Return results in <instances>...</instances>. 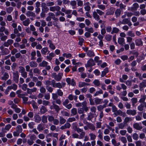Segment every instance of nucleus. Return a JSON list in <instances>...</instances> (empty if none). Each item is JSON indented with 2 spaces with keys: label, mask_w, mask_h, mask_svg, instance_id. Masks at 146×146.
<instances>
[{
  "label": "nucleus",
  "mask_w": 146,
  "mask_h": 146,
  "mask_svg": "<svg viewBox=\"0 0 146 146\" xmlns=\"http://www.w3.org/2000/svg\"><path fill=\"white\" fill-rule=\"evenodd\" d=\"M135 43L136 45L138 46H142L143 44V42L141 39L138 38L135 40Z\"/></svg>",
  "instance_id": "17"
},
{
  "label": "nucleus",
  "mask_w": 146,
  "mask_h": 146,
  "mask_svg": "<svg viewBox=\"0 0 146 146\" xmlns=\"http://www.w3.org/2000/svg\"><path fill=\"white\" fill-rule=\"evenodd\" d=\"M103 94V91L102 89H100L99 91H96L94 94V97L100 96Z\"/></svg>",
  "instance_id": "23"
},
{
  "label": "nucleus",
  "mask_w": 146,
  "mask_h": 146,
  "mask_svg": "<svg viewBox=\"0 0 146 146\" xmlns=\"http://www.w3.org/2000/svg\"><path fill=\"white\" fill-rule=\"evenodd\" d=\"M71 112L72 116H74L76 115L77 113L76 109L74 108H73L71 110Z\"/></svg>",
  "instance_id": "44"
},
{
  "label": "nucleus",
  "mask_w": 146,
  "mask_h": 146,
  "mask_svg": "<svg viewBox=\"0 0 146 146\" xmlns=\"http://www.w3.org/2000/svg\"><path fill=\"white\" fill-rule=\"evenodd\" d=\"M26 15L28 17H35L36 16L35 13L31 11H28L26 13Z\"/></svg>",
  "instance_id": "18"
},
{
  "label": "nucleus",
  "mask_w": 146,
  "mask_h": 146,
  "mask_svg": "<svg viewBox=\"0 0 146 146\" xmlns=\"http://www.w3.org/2000/svg\"><path fill=\"white\" fill-rule=\"evenodd\" d=\"M90 4V3L89 2H86L84 3V9L86 11H89L90 10L91 7Z\"/></svg>",
  "instance_id": "8"
},
{
  "label": "nucleus",
  "mask_w": 146,
  "mask_h": 146,
  "mask_svg": "<svg viewBox=\"0 0 146 146\" xmlns=\"http://www.w3.org/2000/svg\"><path fill=\"white\" fill-rule=\"evenodd\" d=\"M126 113L128 115H134L136 113V111L135 110H129L127 111Z\"/></svg>",
  "instance_id": "10"
},
{
  "label": "nucleus",
  "mask_w": 146,
  "mask_h": 146,
  "mask_svg": "<svg viewBox=\"0 0 146 146\" xmlns=\"http://www.w3.org/2000/svg\"><path fill=\"white\" fill-rule=\"evenodd\" d=\"M119 31V30L116 27H114L113 28L112 31L111 32V34H113L114 33H117Z\"/></svg>",
  "instance_id": "40"
},
{
  "label": "nucleus",
  "mask_w": 146,
  "mask_h": 146,
  "mask_svg": "<svg viewBox=\"0 0 146 146\" xmlns=\"http://www.w3.org/2000/svg\"><path fill=\"white\" fill-rule=\"evenodd\" d=\"M33 72L34 73L37 74H39L40 72V70L37 68H36L33 69Z\"/></svg>",
  "instance_id": "53"
},
{
  "label": "nucleus",
  "mask_w": 146,
  "mask_h": 146,
  "mask_svg": "<svg viewBox=\"0 0 146 146\" xmlns=\"http://www.w3.org/2000/svg\"><path fill=\"white\" fill-rule=\"evenodd\" d=\"M123 113V112L120 110H117L116 112L114 113V114L117 116V115H122Z\"/></svg>",
  "instance_id": "45"
},
{
  "label": "nucleus",
  "mask_w": 146,
  "mask_h": 146,
  "mask_svg": "<svg viewBox=\"0 0 146 146\" xmlns=\"http://www.w3.org/2000/svg\"><path fill=\"white\" fill-rule=\"evenodd\" d=\"M135 74L136 77H138L139 78V79L141 80L142 79V77L141 76V74L137 72H135Z\"/></svg>",
  "instance_id": "64"
},
{
  "label": "nucleus",
  "mask_w": 146,
  "mask_h": 146,
  "mask_svg": "<svg viewBox=\"0 0 146 146\" xmlns=\"http://www.w3.org/2000/svg\"><path fill=\"white\" fill-rule=\"evenodd\" d=\"M47 43L49 44V47L50 49L54 50L55 49V46L53 44L51 40H48Z\"/></svg>",
  "instance_id": "7"
},
{
  "label": "nucleus",
  "mask_w": 146,
  "mask_h": 146,
  "mask_svg": "<svg viewBox=\"0 0 146 146\" xmlns=\"http://www.w3.org/2000/svg\"><path fill=\"white\" fill-rule=\"evenodd\" d=\"M47 52H49V51L48 50V48L47 47H45L42 48L41 50V52L42 54L46 55Z\"/></svg>",
  "instance_id": "21"
},
{
  "label": "nucleus",
  "mask_w": 146,
  "mask_h": 146,
  "mask_svg": "<svg viewBox=\"0 0 146 146\" xmlns=\"http://www.w3.org/2000/svg\"><path fill=\"white\" fill-rule=\"evenodd\" d=\"M30 20L29 18H27L25 20L23 21V24L25 26H28L30 23Z\"/></svg>",
  "instance_id": "25"
},
{
  "label": "nucleus",
  "mask_w": 146,
  "mask_h": 146,
  "mask_svg": "<svg viewBox=\"0 0 146 146\" xmlns=\"http://www.w3.org/2000/svg\"><path fill=\"white\" fill-rule=\"evenodd\" d=\"M121 11L120 9H117L115 11V15L116 17H119L120 15Z\"/></svg>",
  "instance_id": "31"
},
{
  "label": "nucleus",
  "mask_w": 146,
  "mask_h": 146,
  "mask_svg": "<svg viewBox=\"0 0 146 146\" xmlns=\"http://www.w3.org/2000/svg\"><path fill=\"white\" fill-rule=\"evenodd\" d=\"M88 85V84L84 82H80L78 83V86L79 88H82L85 86Z\"/></svg>",
  "instance_id": "29"
},
{
  "label": "nucleus",
  "mask_w": 146,
  "mask_h": 146,
  "mask_svg": "<svg viewBox=\"0 0 146 146\" xmlns=\"http://www.w3.org/2000/svg\"><path fill=\"white\" fill-rule=\"evenodd\" d=\"M17 85L15 84H13L11 86H8V89H10V90L12 89L14 90H17Z\"/></svg>",
  "instance_id": "19"
},
{
  "label": "nucleus",
  "mask_w": 146,
  "mask_h": 146,
  "mask_svg": "<svg viewBox=\"0 0 146 146\" xmlns=\"http://www.w3.org/2000/svg\"><path fill=\"white\" fill-rule=\"evenodd\" d=\"M60 7L58 6L51 7H49L50 10L52 12H54L55 11H58L60 10Z\"/></svg>",
  "instance_id": "5"
},
{
  "label": "nucleus",
  "mask_w": 146,
  "mask_h": 146,
  "mask_svg": "<svg viewBox=\"0 0 146 146\" xmlns=\"http://www.w3.org/2000/svg\"><path fill=\"white\" fill-rule=\"evenodd\" d=\"M50 104V102L48 101L44 100L42 101L43 104L45 106L49 105Z\"/></svg>",
  "instance_id": "63"
},
{
  "label": "nucleus",
  "mask_w": 146,
  "mask_h": 146,
  "mask_svg": "<svg viewBox=\"0 0 146 146\" xmlns=\"http://www.w3.org/2000/svg\"><path fill=\"white\" fill-rule=\"evenodd\" d=\"M9 77L8 74L5 72L4 74L1 75V79L3 80H6Z\"/></svg>",
  "instance_id": "15"
},
{
  "label": "nucleus",
  "mask_w": 146,
  "mask_h": 146,
  "mask_svg": "<svg viewBox=\"0 0 146 146\" xmlns=\"http://www.w3.org/2000/svg\"><path fill=\"white\" fill-rule=\"evenodd\" d=\"M133 8H130L129 7L128 8V10L133 11L134 10H136L137 8H138L139 7V5L138 3H135L133 4Z\"/></svg>",
  "instance_id": "12"
},
{
  "label": "nucleus",
  "mask_w": 146,
  "mask_h": 146,
  "mask_svg": "<svg viewBox=\"0 0 146 146\" xmlns=\"http://www.w3.org/2000/svg\"><path fill=\"white\" fill-rule=\"evenodd\" d=\"M146 86V83L145 82H143L139 84V87L140 88V90H141V88L145 87Z\"/></svg>",
  "instance_id": "46"
},
{
  "label": "nucleus",
  "mask_w": 146,
  "mask_h": 146,
  "mask_svg": "<svg viewBox=\"0 0 146 146\" xmlns=\"http://www.w3.org/2000/svg\"><path fill=\"white\" fill-rule=\"evenodd\" d=\"M115 11V8L114 7L110 8V9L108 11L106 12V15H113L114 11Z\"/></svg>",
  "instance_id": "11"
},
{
  "label": "nucleus",
  "mask_w": 146,
  "mask_h": 146,
  "mask_svg": "<svg viewBox=\"0 0 146 146\" xmlns=\"http://www.w3.org/2000/svg\"><path fill=\"white\" fill-rule=\"evenodd\" d=\"M111 38L112 36L109 35H106L105 37L107 41H110L111 39Z\"/></svg>",
  "instance_id": "47"
},
{
  "label": "nucleus",
  "mask_w": 146,
  "mask_h": 146,
  "mask_svg": "<svg viewBox=\"0 0 146 146\" xmlns=\"http://www.w3.org/2000/svg\"><path fill=\"white\" fill-rule=\"evenodd\" d=\"M63 75L62 73H59L58 75L54 77V78L57 81H59L61 79Z\"/></svg>",
  "instance_id": "9"
},
{
  "label": "nucleus",
  "mask_w": 146,
  "mask_h": 146,
  "mask_svg": "<svg viewBox=\"0 0 146 146\" xmlns=\"http://www.w3.org/2000/svg\"><path fill=\"white\" fill-rule=\"evenodd\" d=\"M61 113L63 116H69V114L68 112L64 111H62Z\"/></svg>",
  "instance_id": "51"
},
{
  "label": "nucleus",
  "mask_w": 146,
  "mask_h": 146,
  "mask_svg": "<svg viewBox=\"0 0 146 146\" xmlns=\"http://www.w3.org/2000/svg\"><path fill=\"white\" fill-rule=\"evenodd\" d=\"M35 125V123L33 122H29L28 124V126L29 128H33Z\"/></svg>",
  "instance_id": "62"
},
{
  "label": "nucleus",
  "mask_w": 146,
  "mask_h": 146,
  "mask_svg": "<svg viewBox=\"0 0 146 146\" xmlns=\"http://www.w3.org/2000/svg\"><path fill=\"white\" fill-rule=\"evenodd\" d=\"M98 7L102 10H104L105 9V6L103 5H98Z\"/></svg>",
  "instance_id": "56"
},
{
  "label": "nucleus",
  "mask_w": 146,
  "mask_h": 146,
  "mask_svg": "<svg viewBox=\"0 0 146 146\" xmlns=\"http://www.w3.org/2000/svg\"><path fill=\"white\" fill-rule=\"evenodd\" d=\"M93 84L95 85V86H99L100 84V81L98 80H95L93 82Z\"/></svg>",
  "instance_id": "43"
},
{
  "label": "nucleus",
  "mask_w": 146,
  "mask_h": 146,
  "mask_svg": "<svg viewBox=\"0 0 146 146\" xmlns=\"http://www.w3.org/2000/svg\"><path fill=\"white\" fill-rule=\"evenodd\" d=\"M70 5L72 7V9H74L76 5V2L75 1L73 0L70 2Z\"/></svg>",
  "instance_id": "39"
},
{
  "label": "nucleus",
  "mask_w": 146,
  "mask_h": 146,
  "mask_svg": "<svg viewBox=\"0 0 146 146\" xmlns=\"http://www.w3.org/2000/svg\"><path fill=\"white\" fill-rule=\"evenodd\" d=\"M22 131L21 128H18V129L16 131L13 132V135L14 136H18Z\"/></svg>",
  "instance_id": "24"
},
{
  "label": "nucleus",
  "mask_w": 146,
  "mask_h": 146,
  "mask_svg": "<svg viewBox=\"0 0 146 146\" xmlns=\"http://www.w3.org/2000/svg\"><path fill=\"white\" fill-rule=\"evenodd\" d=\"M95 64L93 60L92 59H90L85 64V67L87 69H88L89 67L94 65Z\"/></svg>",
  "instance_id": "2"
},
{
  "label": "nucleus",
  "mask_w": 146,
  "mask_h": 146,
  "mask_svg": "<svg viewBox=\"0 0 146 146\" xmlns=\"http://www.w3.org/2000/svg\"><path fill=\"white\" fill-rule=\"evenodd\" d=\"M77 5L78 6L81 7L83 5V2L81 0H77Z\"/></svg>",
  "instance_id": "59"
},
{
  "label": "nucleus",
  "mask_w": 146,
  "mask_h": 146,
  "mask_svg": "<svg viewBox=\"0 0 146 146\" xmlns=\"http://www.w3.org/2000/svg\"><path fill=\"white\" fill-rule=\"evenodd\" d=\"M86 124L87 126L86 127H84V128H87V127H88V128H94V125L90 123L86 122Z\"/></svg>",
  "instance_id": "57"
},
{
  "label": "nucleus",
  "mask_w": 146,
  "mask_h": 146,
  "mask_svg": "<svg viewBox=\"0 0 146 146\" xmlns=\"http://www.w3.org/2000/svg\"><path fill=\"white\" fill-rule=\"evenodd\" d=\"M13 10V8L12 7H9L6 9V11L7 13H10Z\"/></svg>",
  "instance_id": "48"
},
{
  "label": "nucleus",
  "mask_w": 146,
  "mask_h": 146,
  "mask_svg": "<svg viewBox=\"0 0 146 146\" xmlns=\"http://www.w3.org/2000/svg\"><path fill=\"white\" fill-rule=\"evenodd\" d=\"M96 104H99L102 102V99L98 98H96L94 100Z\"/></svg>",
  "instance_id": "27"
},
{
  "label": "nucleus",
  "mask_w": 146,
  "mask_h": 146,
  "mask_svg": "<svg viewBox=\"0 0 146 146\" xmlns=\"http://www.w3.org/2000/svg\"><path fill=\"white\" fill-rule=\"evenodd\" d=\"M34 118L35 121L37 123L40 122L41 120V118L39 115L37 114H35V115Z\"/></svg>",
  "instance_id": "20"
},
{
  "label": "nucleus",
  "mask_w": 146,
  "mask_h": 146,
  "mask_svg": "<svg viewBox=\"0 0 146 146\" xmlns=\"http://www.w3.org/2000/svg\"><path fill=\"white\" fill-rule=\"evenodd\" d=\"M66 121L65 119H64L62 117H60V123L61 124H62L64 123Z\"/></svg>",
  "instance_id": "49"
},
{
  "label": "nucleus",
  "mask_w": 146,
  "mask_h": 146,
  "mask_svg": "<svg viewBox=\"0 0 146 146\" xmlns=\"http://www.w3.org/2000/svg\"><path fill=\"white\" fill-rule=\"evenodd\" d=\"M41 7L42 10L46 12H47L49 10L48 8L46 6V4L44 3H41Z\"/></svg>",
  "instance_id": "6"
},
{
  "label": "nucleus",
  "mask_w": 146,
  "mask_h": 146,
  "mask_svg": "<svg viewBox=\"0 0 146 146\" xmlns=\"http://www.w3.org/2000/svg\"><path fill=\"white\" fill-rule=\"evenodd\" d=\"M55 101L52 102V105L50 106V108L51 110L54 109L56 112H58L60 110V108L59 106L55 104Z\"/></svg>",
  "instance_id": "1"
},
{
  "label": "nucleus",
  "mask_w": 146,
  "mask_h": 146,
  "mask_svg": "<svg viewBox=\"0 0 146 146\" xmlns=\"http://www.w3.org/2000/svg\"><path fill=\"white\" fill-rule=\"evenodd\" d=\"M108 68H106L102 72L101 76L102 77H104L105 75L108 72Z\"/></svg>",
  "instance_id": "35"
},
{
  "label": "nucleus",
  "mask_w": 146,
  "mask_h": 146,
  "mask_svg": "<svg viewBox=\"0 0 146 146\" xmlns=\"http://www.w3.org/2000/svg\"><path fill=\"white\" fill-rule=\"evenodd\" d=\"M47 64L48 62H47L44 61L40 64V65L41 66L45 67L47 65Z\"/></svg>",
  "instance_id": "55"
},
{
  "label": "nucleus",
  "mask_w": 146,
  "mask_h": 146,
  "mask_svg": "<svg viewBox=\"0 0 146 146\" xmlns=\"http://www.w3.org/2000/svg\"><path fill=\"white\" fill-rule=\"evenodd\" d=\"M87 54L90 57L94 56L95 55L94 52L91 50H88L87 52Z\"/></svg>",
  "instance_id": "34"
},
{
  "label": "nucleus",
  "mask_w": 146,
  "mask_h": 146,
  "mask_svg": "<svg viewBox=\"0 0 146 146\" xmlns=\"http://www.w3.org/2000/svg\"><path fill=\"white\" fill-rule=\"evenodd\" d=\"M48 16L54 20L58 21V19L55 17L54 14L52 13H49L48 14Z\"/></svg>",
  "instance_id": "30"
},
{
  "label": "nucleus",
  "mask_w": 146,
  "mask_h": 146,
  "mask_svg": "<svg viewBox=\"0 0 146 146\" xmlns=\"http://www.w3.org/2000/svg\"><path fill=\"white\" fill-rule=\"evenodd\" d=\"M120 139L121 141L124 143H126L127 142L126 138L124 137H120Z\"/></svg>",
  "instance_id": "58"
},
{
  "label": "nucleus",
  "mask_w": 146,
  "mask_h": 146,
  "mask_svg": "<svg viewBox=\"0 0 146 146\" xmlns=\"http://www.w3.org/2000/svg\"><path fill=\"white\" fill-rule=\"evenodd\" d=\"M96 11H94L93 13V15L94 18L96 20L98 21L100 19L99 15Z\"/></svg>",
  "instance_id": "22"
},
{
  "label": "nucleus",
  "mask_w": 146,
  "mask_h": 146,
  "mask_svg": "<svg viewBox=\"0 0 146 146\" xmlns=\"http://www.w3.org/2000/svg\"><path fill=\"white\" fill-rule=\"evenodd\" d=\"M58 22V20H54V21L53 22V24L54 26H56L58 28H61V26L60 25H59Z\"/></svg>",
  "instance_id": "36"
},
{
  "label": "nucleus",
  "mask_w": 146,
  "mask_h": 146,
  "mask_svg": "<svg viewBox=\"0 0 146 146\" xmlns=\"http://www.w3.org/2000/svg\"><path fill=\"white\" fill-rule=\"evenodd\" d=\"M144 106L142 104H141L137 107L138 110L140 111H143L144 110Z\"/></svg>",
  "instance_id": "42"
},
{
  "label": "nucleus",
  "mask_w": 146,
  "mask_h": 146,
  "mask_svg": "<svg viewBox=\"0 0 146 146\" xmlns=\"http://www.w3.org/2000/svg\"><path fill=\"white\" fill-rule=\"evenodd\" d=\"M62 56L64 57H65L66 58H70L72 56V54L70 53L67 54L66 53H64L62 55Z\"/></svg>",
  "instance_id": "41"
},
{
  "label": "nucleus",
  "mask_w": 146,
  "mask_h": 146,
  "mask_svg": "<svg viewBox=\"0 0 146 146\" xmlns=\"http://www.w3.org/2000/svg\"><path fill=\"white\" fill-rule=\"evenodd\" d=\"M86 104L87 103L86 102H84L82 103L79 102L78 103L76 104V106L77 107H81L82 106V105H83V106H85L86 105Z\"/></svg>",
  "instance_id": "32"
},
{
  "label": "nucleus",
  "mask_w": 146,
  "mask_h": 146,
  "mask_svg": "<svg viewBox=\"0 0 146 146\" xmlns=\"http://www.w3.org/2000/svg\"><path fill=\"white\" fill-rule=\"evenodd\" d=\"M37 89V88L35 87L31 89L28 88L27 89V93L29 94H32L33 92H36Z\"/></svg>",
  "instance_id": "14"
},
{
  "label": "nucleus",
  "mask_w": 146,
  "mask_h": 146,
  "mask_svg": "<svg viewBox=\"0 0 146 146\" xmlns=\"http://www.w3.org/2000/svg\"><path fill=\"white\" fill-rule=\"evenodd\" d=\"M36 54V52L35 50H34L32 51L31 53V59L33 60L34 59V57L35 56Z\"/></svg>",
  "instance_id": "52"
},
{
  "label": "nucleus",
  "mask_w": 146,
  "mask_h": 146,
  "mask_svg": "<svg viewBox=\"0 0 146 146\" xmlns=\"http://www.w3.org/2000/svg\"><path fill=\"white\" fill-rule=\"evenodd\" d=\"M66 81L69 85H70L72 86H74L76 84L74 79L71 80L70 78H67L66 79Z\"/></svg>",
  "instance_id": "4"
},
{
  "label": "nucleus",
  "mask_w": 146,
  "mask_h": 146,
  "mask_svg": "<svg viewBox=\"0 0 146 146\" xmlns=\"http://www.w3.org/2000/svg\"><path fill=\"white\" fill-rule=\"evenodd\" d=\"M11 107L14 109L15 112L17 113H19L21 111V110L18 108L16 105H13V106H11Z\"/></svg>",
  "instance_id": "13"
},
{
  "label": "nucleus",
  "mask_w": 146,
  "mask_h": 146,
  "mask_svg": "<svg viewBox=\"0 0 146 146\" xmlns=\"http://www.w3.org/2000/svg\"><path fill=\"white\" fill-rule=\"evenodd\" d=\"M85 29L86 31L90 33H92L94 32L93 29L92 27L90 28H86Z\"/></svg>",
  "instance_id": "50"
},
{
  "label": "nucleus",
  "mask_w": 146,
  "mask_h": 146,
  "mask_svg": "<svg viewBox=\"0 0 146 146\" xmlns=\"http://www.w3.org/2000/svg\"><path fill=\"white\" fill-rule=\"evenodd\" d=\"M131 101L132 103V105L134 106L137 102V98H133L131 99Z\"/></svg>",
  "instance_id": "37"
},
{
  "label": "nucleus",
  "mask_w": 146,
  "mask_h": 146,
  "mask_svg": "<svg viewBox=\"0 0 146 146\" xmlns=\"http://www.w3.org/2000/svg\"><path fill=\"white\" fill-rule=\"evenodd\" d=\"M146 98V95H142L141 96V98L139 100L140 103H142L145 101Z\"/></svg>",
  "instance_id": "33"
},
{
  "label": "nucleus",
  "mask_w": 146,
  "mask_h": 146,
  "mask_svg": "<svg viewBox=\"0 0 146 146\" xmlns=\"http://www.w3.org/2000/svg\"><path fill=\"white\" fill-rule=\"evenodd\" d=\"M29 65L31 67L35 68L37 66L38 64L35 62L32 61L29 62Z\"/></svg>",
  "instance_id": "28"
},
{
  "label": "nucleus",
  "mask_w": 146,
  "mask_h": 146,
  "mask_svg": "<svg viewBox=\"0 0 146 146\" xmlns=\"http://www.w3.org/2000/svg\"><path fill=\"white\" fill-rule=\"evenodd\" d=\"M46 111V108L43 106H42L40 109V113L43 114Z\"/></svg>",
  "instance_id": "38"
},
{
  "label": "nucleus",
  "mask_w": 146,
  "mask_h": 146,
  "mask_svg": "<svg viewBox=\"0 0 146 146\" xmlns=\"http://www.w3.org/2000/svg\"><path fill=\"white\" fill-rule=\"evenodd\" d=\"M75 130L77 131V132L80 135L81 138H82L84 136L85 133L83 131V130L80 128H75Z\"/></svg>",
  "instance_id": "3"
},
{
  "label": "nucleus",
  "mask_w": 146,
  "mask_h": 146,
  "mask_svg": "<svg viewBox=\"0 0 146 146\" xmlns=\"http://www.w3.org/2000/svg\"><path fill=\"white\" fill-rule=\"evenodd\" d=\"M118 42L119 44L123 46L125 44V39L123 38L120 37L118 39Z\"/></svg>",
  "instance_id": "16"
},
{
  "label": "nucleus",
  "mask_w": 146,
  "mask_h": 146,
  "mask_svg": "<svg viewBox=\"0 0 146 146\" xmlns=\"http://www.w3.org/2000/svg\"><path fill=\"white\" fill-rule=\"evenodd\" d=\"M78 113L79 114H82L83 113L84 110L83 108H79L78 109Z\"/></svg>",
  "instance_id": "60"
},
{
  "label": "nucleus",
  "mask_w": 146,
  "mask_h": 146,
  "mask_svg": "<svg viewBox=\"0 0 146 146\" xmlns=\"http://www.w3.org/2000/svg\"><path fill=\"white\" fill-rule=\"evenodd\" d=\"M132 120V119L131 117H125L124 119V122L127 123L129 121H130Z\"/></svg>",
  "instance_id": "61"
},
{
  "label": "nucleus",
  "mask_w": 146,
  "mask_h": 146,
  "mask_svg": "<svg viewBox=\"0 0 146 146\" xmlns=\"http://www.w3.org/2000/svg\"><path fill=\"white\" fill-rule=\"evenodd\" d=\"M54 53L52 52L50 53L47 56H46V58L47 59L51 61L52 59V58L54 57Z\"/></svg>",
  "instance_id": "26"
},
{
  "label": "nucleus",
  "mask_w": 146,
  "mask_h": 146,
  "mask_svg": "<svg viewBox=\"0 0 146 146\" xmlns=\"http://www.w3.org/2000/svg\"><path fill=\"white\" fill-rule=\"evenodd\" d=\"M90 137V139L92 140H94L96 138V136L94 134L91 133L89 134Z\"/></svg>",
  "instance_id": "54"
}]
</instances>
